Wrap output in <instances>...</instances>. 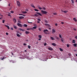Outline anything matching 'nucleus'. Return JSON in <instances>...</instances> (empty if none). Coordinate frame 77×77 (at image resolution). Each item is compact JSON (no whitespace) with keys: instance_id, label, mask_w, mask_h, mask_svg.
I'll return each instance as SVG.
<instances>
[{"instance_id":"obj_23","label":"nucleus","mask_w":77,"mask_h":77,"mask_svg":"<svg viewBox=\"0 0 77 77\" xmlns=\"http://www.w3.org/2000/svg\"><path fill=\"white\" fill-rule=\"evenodd\" d=\"M75 43V40H72V43Z\"/></svg>"},{"instance_id":"obj_2","label":"nucleus","mask_w":77,"mask_h":77,"mask_svg":"<svg viewBox=\"0 0 77 77\" xmlns=\"http://www.w3.org/2000/svg\"><path fill=\"white\" fill-rule=\"evenodd\" d=\"M43 32L46 34H49V31H48V29H45L44 30Z\"/></svg>"},{"instance_id":"obj_49","label":"nucleus","mask_w":77,"mask_h":77,"mask_svg":"<svg viewBox=\"0 0 77 77\" xmlns=\"http://www.w3.org/2000/svg\"><path fill=\"white\" fill-rule=\"evenodd\" d=\"M4 58H4V57H3L2 58H1V60H4Z\"/></svg>"},{"instance_id":"obj_8","label":"nucleus","mask_w":77,"mask_h":77,"mask_svg":"<svg viewBox=\"0 0 77 77\" xmlns=\"http://www.w3.org/2000/svg\"><path fill=\"white\" fill-rule=\"evenodd\" d=\"M48 49L50 51H53V49L52 48H48Z\"/></svg>"},{"instance_id":"obj_7","label":"nucleus","mask_w":77,"mask_h":77,"mask_svg":"<svg viewBox=\"0 0 77 77\" xmlns=\"http://www.w3.org/2000/svg\"><path fill=\"white\" fill-rule=\"evenodd\" d=\"M19 19H24V16H20L19 17Z\"/></svg>"},{"instance_id":"obj_15","label":"nucleus","mask_w":77,"mask_h":77,"mask_svg":"<svg viewBox=\"0 0 77 77\" xmlns=\"http://www.w3.org/2000/svg\"><path fill=\"white\" fill-rule=\"evenodd\" d=\"M13 26L14 29H17V26H15V25H14Z\"/></svg>"},{"instance_id":"obj_10","label":"nucleus","mask_w":77,"mask_h":77,"mask_svg":"<svg viewBox=\"0 0 77 77\" xmlns=\"http://www.w3.org/2000/svg\"><path fill=\"white\" fill-rule=\"evenodd\" d=\"M52 45H53V46H57V45L56 43H52Z\"/></svg>"},{"instance_id":"obj_31","label":"nucleus","mask_w":77,"mask_h":77,"mask_svg":"<svg viewBox=\"0 0 77 77\" xmlns=\"http://www.w3.org/2000/svg\"><path fill=\"white\" fill-rule=\"evenodd\" d=\"M68 55L69 56H72V54H70V53H69Z\"/></svg>"},{"instance_id":"obj_54","label":"nucleus","mask_w":77,"mask_h":77,"mask_svg":"<svg viewBox=\"0 0 77 77\" xmlns=\"http://www.w3.org/2000/svg\"><path fill=\"white\" fill-rule=\"evenodd\" d=\"M63 12H64V13H66V11H63Z\"/></svg>"},{"instance_id":"obj_63","label":"nucleus","mask_w":77,"mask_h":77,"mask_svg":"<svg viewBox=\"0 0 77 77\" xmlns=\"http://www.w3.org/2000/svg\"><path fill=\"white\" fill-rule=\"evenodd\" d=\"M37 22H38V23H39V21H37Z\"/></svg>"},{"instance_id":"obj_1","label":"nucleus","mask_w":77,"mask_h":77,"mask_svg":"<svg viewBox=\"0 0 77 77\" xmlns=\"http://www.w3.org/2000/svg\"><path fill=\"white\" fill-rule=\"evenodd\" d=\"M36 14H35L34 15V16H35V17H37L38 16V14L41 16H42V14H41V13H38V12H36Z\"/></svg>"},{"instance_id":"obj_33","label":"nucleus","mask_w":77,"mask_h":77,"mask_svg":"<svg viewBox=\"0 0 77 77\" xmlns=\"http://www.w3.org/2000/svg\"><path fill=\"white\" fill-rule=\"evenodd\" d=\"M5 20H2V22H3V23H5Z\"/></svg>"},{"instance_id":"obj_9","label":"nucleus","mask_w":77,"mask_h":77,"mask_svg":"<svg viewBox=\"0 0 77 77\" xmlns=\"http://www.w3.org/2000/svg\"><path fill=\"white\" fill-rule=\"evenodd\" d=\"M13 21L14 22V23H16V22H17V20L16 19H15V18H14L13 19Z\"/></svg>"},{"instance_id":"obj_13","label":"nucleus","mask_w":77,"mask_h":77,"mask_svg":"<svg viewBox=\"0 0 77 77\" xmlns=\"http://www.w3.org/2000/svg\"><path fill=\"white\" fill-rule=\"evenodd\" d=\"M38 8L39 9V10H42V7H40V5H38Z\"/></svg>"},{"instance_id":"obj_11","label":"nucleus","mask_w":77,"mask_h":77,"mask_svg":"<svg viewBox=\"0 0 77 77\" xmlns=\"http://www.w3.org/2000/svg\"><path fill=\"white\" fill-rule=\"evenodd\" d=\"M31 5L32 7H33V8H35V6L33 4H31Z\"/></svg>"},{"instance_id":"obj_48","label":"nucleus","mask_w":77,"mask_h":77,"mask_svg":"<svg viewBox=\"0 0 77 77\" xmlns=\"http://www.w3.org/2000/svg\"><path fill=\"white\" fill-rule=\"evenodd\" d=\"M24 52H27V51H26V50H25Z\"/></svg>"},{"instance_id":"obj_21","label":"nucleus","mask_w":77,"mask_h":77,"mask_svg":"<svg viewBox=\"0 0 77 77\" xmlns=\"http://www.w3.org/2000/svg\"><path fill=\"white\" fill-rule=\"evenodd\" d=\"M71 2L72 4H75L74 1V0H71Z\"/></svg>"},{"instance_id":"obj_36","label":"nucleus","mask_w":77,"mask_h":77,"mask_svg":"<svg viewBox=\"0 0 77 77\" xmlns=\"http://www.w3.org/2000/svg\"><path fill=\"white\" fill-rule=\"evenodd\" d=\"M23 45L24 46H26V45H27L26 43H23Z\"/></svg>"},{"instance_id":"obj_42","label":"nucleus","mask_w":77,"mask_h":77,"mask_svg":"<svg viewBox=\"0 0 77 77\" xmlns=\"http://www.w3.org/2000/svg\"><path fill=\"white\" fill-rule=\"evenodd\" d=\"M19 15H20V16H23V14H19Z\"/></svg>"},{"instance_id":"obj_37","label":"nucleus","mask_w":77,"mask_h":77,"mask_svg":"<svg viewBox=\"0 0 77 77\" xmlns=\"http://www.w3.org/2000/svg\"><path fill=\"white\" fill-rule=\"evenodd\" d=\"M18 22L19 23H21V21H20L19 19L18 20Z\"/></svg>"},{"instance_id":"obj_20","label":"nucleus","mask_w":77,"mask_h":77,"mask_svg":"<svg viewBox=\"0 0 77 77\" xmlns=\"http://www.w3.org/2000/svg\"><path fill=\"white\" fill-rule=\"evenodd\" d=\"M17 37H20V34H19L17 33Z\"/></svg>"},{"instance_id":"obj_6","label":"nucleus","mask_w":77,"mask_h":77,"mask_svg":"<svg viewBox=\"0 0 77 77\" xmlns=\"http://www.w3.org/2000/svg\"><path fill=\"white\" fill-rule=\"evenodd\" d=\"M17 5H18V6H20V2H19V1H17Z\"/></svg>"},{"instance_id":"obj_43","label":"nucleus","mask_w":77,"mask_h":77,"mask_svg":"<svg viewBox=\"0 0 77 77\" xmlns=\"http://www.w3.org/2000/svg\"><path fill=\"white\" fill-rule=\"evenodd\" d=\"M70 46L69 45H67V47H69Z\"/></svg>"},{"instance_id":"obj_41","label":"nucleus","mask_w":77,"mask_h":77,"mask_svg":"<svg viewBox=\"0 0 77 77\" xmlns=\"http://www.w3.org/2000/svg\"><path fill=\"white\" fill-rule=\"evenodd\" d=\"M46 45H47L46 43H44V46H46Z\"/></svg>"},{"instance_id":"obj_27","label":"nucleus","mask_w":77,"mask_h":77,"mask_svg":"<svg viewBox=\"0 0 77 77\" xmlns=\"http://www.w3.org/2000/svg\"><path fill=\"white\" fill-rule=\"evenodd\" d=\"M22 13L23 14H26V13H27V12L25 11V12H23Z\"/></svg>"},{"instance_id":"obj_35","label":"nucleus","mask_w":77,"mask_h":77,"mask_svg":"<svg viewBox=\"0 0 77 77\" xmlns=\"http://www.w3.org/2000/svg\"><path fill=\"white\" fill-rule=\"evenodd\" d=\"M42 8L43 9V10H45L46 9V8L45 7H43Z\"/></svg>"},{"instance_id":"obj_4","label":"nucleus","mask_w":77,"mask_h":77,"mask_svg":"<svg viewBox=\"0 0 77 77\" xmlns=\"http://www.w3.org/2000/svg\"><path fill=\"white\" fill-rule=\"evenodd\" d=\"M56 32L55 29H52V33H55Z\"/></svg>"},{"instance_id":"obj_61","label":"nucleus","mask_w":77,"mask_h":77,"mask_svg":"<svg viewBox=\"0 0 77 77\" xmlns=\"http://www.w3.org/2000/svg\"><path fill=\"white\" fill-rule=\"evenodd\" d=\"M8 6H9V7H10V4H9L8 5Z\"/></svg>"},{"instance_id":"obj_60","label":"nucleus","mask_w":77,"mask_h":77,"mask_svg":"<svg viewBox=\"0 0 77 77\" xmlns=\"http://www.w3.org/2000/svg\"><path fill=\"white\" fill-rule=\"evenodd\" d=\"M8 16H11V15L10 14H8Z\"/></svg>"},{"instance_id":"obj_18","label":"nucleus","mask_w":77,"mask_h":77,"mask_svg":"<svg viewBox=\"0 0 77 77\" xmlns=\"http://www.w3.org/2000/svg\"><path fill=\"white\" fill-rule=\"evenodd\" d=\"M73 19L74 20V21H75V22H77V20L76 19H75V18H73Z\"/></svg>"},{"instance_id":"obj_16","label":"nucleus","mask_w":77,"mask_h":77,"mask_svg":"<svg viewBox=\"0 0 77 77\" xmlns=\"http://www.w3.org/2000/svg\"><path fill=\"white\" fill-rule=\"evenodd\" d=\"M5 26H6V27H7L8 29H9L10 27L9 26H8V25H5Z\"/></svg>"},{"instance_id":"obj_52","label":"nucleus","mask_w":77,"mask_h":77,"mask_svg":"<svg viewBox=\"0 0 77 77\" xmlns=\"http://www.w3.org/2000/svg\"><path fill=\"white\" fill-rule=\"evenodd\" d=\"M75 38L76 39H77V36H75Z\"/></svg>"},{"instance_id":"obj_38","label":"nucleus","mask_w":77,"mask_h":77,"mask_svg":"<svg viewBox=\"0 0 77 77\" xmlns=\"http://www.w3.org/2000/svg\"><path fill=\"white\" fill-rule=\"evenodd\" d=\"M20 30H21V31H24L23 29H22V28H20Z\"/></svg>"},{"instance_id":"obj_14","label":"nucleus","mask_w":77,"mask_h":77,"mask_svg":"<svg viewBox=\"0 0 77 77\" xmlns=\"http://www.w3.org/2000/svg\"><path fill=\"white\" fill-rule=\"evenodd\" d=\"M26 29L27 31H29V30H30L31 29H32V28H27V29Z\"/></svg>"},{"instance_id":"obj_17","label":"nucleus","mask_w":77,"mask_h":77,"mask_svg":"<svg viewBox=\"0 0 77 77\" xmlns=\"http://www.w3.org/2000/svg\"><path fill=\"white\" fill-rule=\"evenodd\" d=\"M38 37H39V38H40V39H41V38H42V36L41 35H39Z\"/></svg>"},{"instance_id":"obj_55","label":"nucleus","mask_w":77,"mask_h":77,"mask_svg":"<svg viewBox=\"0 0 77 77\" xmlns=\"http://www.w3.org/2000/svg\"><path fill=\"white\" fill-rule=\"evenodd\" d=\"M61 23L62 24H63L64 23V22H61Z\"/></svg>"},{"instance_id":"obj_19","label":"nucleus","mask_w":77,"mask_h":77,"mask_svg":"<svg viewBox=\"0 0 77 77\" xmlns=\"http://www.w3.org/2000/svg\"><path fill=\"white\" fill-rule=\"evenodd\" d=\"M61 41H62V43H64V39H63V38L61 39Z\"/></svg>"},{"instance_id":"obj_25","label":"nucleus","mask_w":77,"mask_h":77,"mask_svg":"<svg viewBox=\"0 0 77 77\" xmlns=\"http://www.w3.org/2000/svg\"><path fill=\"white\" fill-rule=\"evenodd\" d=\"M31 46H30V45H28V48H29V49H30L31 48Z\"/></svg>"},{"instance_id":"obj_3","label":"nucleus","mask_w":77,"mask_h":77,"mask_svg":"<svg viewBox=\"0 0 77 77\" xmlns=\"http://www.w3.org/2000/svg\"><path fill=\"white\" fill-rule=\"evenodd\" d=\"M41 11L43 14H47V13H48L47 11H46L44 10H41Z\"/></svg>"},{"instance_id":"obj_44","label":"nucleus","mask_w":77,"mask_h":77,"mask_svg":"<svg viewBox=\"0 0 77 77\" xmlns=\"http://www.w3.org/2000/svg\"><path fill=\"white\" fill-rule=\"evenodd\" d=\"M73 29L74 30H75V31H76V28H73Z\"/></svg>"},{"instance_id":"obj_34","label":"nucleus","mask_w":77,"mask_h":77,"mask_svg":"<svg viewBox=\"0 0 77 77\" xmlns=\"http://www.w3.org/2000/svg\"><path fill=\"white\" fill-rule=\"evenodd\" d=\"M53 14H54V15H56V14H57V13H53Z\"/></svg>"},{"instance_id":"obj_29","label":"nucleus","mask_w":77,"mask_h":77,"mask_svg":"<svg viewBox=\"0 0 77 77\" xmlns=\"http://www.w3.org/2000/svg\"><path fill=\"white\" fill-rule=\"evenodd\" d=\"M36 26H34V27H33L32 28V29H36Z\"/></svg>"},{"instance_id":"obj_58","label":"nucleus","mask_w":77,"mask_h":77,"mask_svg":"<svg viewBox=\"0 0 77 77\" xmlns=\"http://www.w3.org/2000/svg\"><path fill=\"white\" fill-rule=\"evenodd\" d=\"M38 40H41V39H40V38H38Z\"/></svg>"},{"instance_id":"obj_57","label":"nucleus","mask_w":77,"mask_h":77,"mask_svg":"<svg viewBox=\"0 0 77 77\" xmlns=\"http://www.w3.org/2000/svg\"><path fill=\"white\" fill-rule=\"evenodd\" d=\"M23 16H26V15H25V14H23Z\"/></svg>"},{"instance_id":"obj_47","label":"nucleus","mask_w":77,"mask_h":77,"mask_svg":"<svg viewBox=\"0 0 77 77\" xmlns=\"http://www.w3.org/2000/svg\"><path fill=\"white\" fill-rule=\"evenodd\" d=\"M25 11H29V10L28 9H26L25 10Z\"/></svg>"},{"instance_id":"obj_12","label":"nucleus","mask_w":77,"mask_h":77,"mask_svg":"<svg viewBox=\"0 0 77 77\" xmlns=\"http://www.w3.org/2000/svg\"><path fill=\"white\" fill-rule=\"evenodd\" d=\"M29 32H29L27 31H26L25 32L26 34L27 35L28 34H29Z\"/></svg>"},{"instance_id":"obj_50","label":"nucleus","mask_w":77,"mask_h":77,"mask_svg":"<svg viewBox=\"0 0 77 77\" xmlns=\"http://www.w3.org/2000/svg\"><path fill=\"white\" fill-rule=\"evenodd\" d=\"M38 21H41V19H38Z\"/></svg>"},{"instance_id":"obj_32","label":"nucleus","mask_w":77,"mask_h":77,"mask_svg":"<svg viewBox=\"0 0 77 77\" xmlns=\"http://www.w3.org/2000/svg\"><path fill=\"white\" fill-rule=\"evenodd\" d=\"M60 49L61 51H63V50L61 48H60Z\"/></svg>"},{"instance_id":"obj_22","label":"nucleus","mask_w":77,"mask_h":77,"mask_svg":"<svg viewBox=\"0 0 77 77\" xmlns=\"http://www.w3.org/2000/svg\"><path fill=\"white\" fill-rule=\"evenodd\" d=\"M23 25L25 27H27V25L26 24H24Z\"/></svg>"},{"instance_id":"obj_56","label":"nucleus","mask_w":77,"mask_h":77,"mask_svg":"<svg viewBox=\"0 0 77 77\" xmlns=\"http://www.w3.org/2000/svg\"><path fill=\"white\" fill-rule=\"evenodd\" d=\"M11 29L12 30H13V29H14L13 28H11Z\"/></svg>"},{"instance_id":"obj_24","label":"nucleus","mask_w":77,"mask_h":77,"mask_svg":"<svg viewBox=\"0 0 77 77\" xmlns=\"http://www.w3.org/2000/svg\"><path fill=\"white\" fill-rule=\"evenodd\" d=\"M45 25H46V26H50V25L47 24V23H45Z\"/></svg>"},{"instance_id":"obj_51","label":"nucleus","mask_w":77,"mask_h":77,"mask_svg":"<svg viewBox=\"0 0 77 77\" xmlns=\"http://www.w3.org/2000/svg\"><path fill=\"white\" fill-rule=\"evenodd\" d=\"M28 23H32V22H28Z\"/></svg>"},{"instance_id":"obj_26","label":"nucleus","mask_w":77,"mask_h":77,"mask_svg":"<svg viewBox=\"0 0 77 77\" xmlns=\"http://www.w3.org/2000/svg\"><path fill=\"white\" fill-rule=\"evenodd\" d=\"M51 40H54V38H53V37H51Z\"/></svg>"},{"instance_id":"obj_59","label":"nucleus","mask_w":77,"mask_h":77,"mask_svg":"<svg viewBox=\"0 0 77 77\" xmlns=\"http://www.w3.org/2000/svg\"><path fill=\"white\" fill-rule=\"evenodd\" d=\"M11 54H12L13 55H14V54H13V53H12V52L11 53Z\"/></svg>"},{"instance_id":"obj_30","label":"nucleus","mask_w":77,"mask_h":77,"mask_svg":"<svg viewBox=\"0 0 77 77\" xmlns=\"http://www.w3.org/2000/svg\"><path fill=\"white\" fill-rule=\"evenodd\" d=\"M35 11H39V10H38V9H35Z\"/></svg>"},{"instance_id":"obj_28","label":"nucleus","mask_w":77,"mask_h":77,"mask_svg":"<svg viewBox=\"0 0 77 77\" xmlns=\"http://www.w3.org/2000/svg\"><path fill=\"white\" fill-rule=\"evenodd\" d=\"M77 44L76 43H74V46L76 47L77 46Z\"/></svg>"},{"instance_id":"obj_46","label":"nucleus","mask_w":77,"mask_h":77,"mask_svg":"<svg viewBox=\"0 0 77 77\" xmlns=\"http://www.w3.org/2000/svg\"><path fill=\"white\" fill-rule=\"evenodd\" d=\"M55 25L56 26H57L58 24L57 23H55Z\"/></svg>"},{"instance_id":"obj_45","label":"nucleus","mask_w":77,"mask_h":77,"mask_svg":"<svg viewBox=\"0 0 77 77\" xmlns=\"http://www.w3.org/2000/svg\"><path fill=\"white\" fill-rule=\"evenodd\" d=\"M45 22L46 23H48L47 21V20H45Z\"/></svg>"},{"instance_id":"obj_40","label":"nucleus","mask_w":77,"mask_h":77,"mask_svg":"<svg viewBox=\"0 0 77 77\" xmlns=\"http://www.w3.org/2000/svg\"><path fill=\"white\" fill-rule=\"evenodd\" d=\"M11 13H14V11H11Z\"/></svg>"},{"instance_id":"obj_53","label":"nucleus","mask_w":77,"mask_h":77,"mask_svg":"<svg viewBox=\"0 0 77 77\" xmlns=\"http://www.w3.org/2000/svg\"><path fill=\"white\" fill-rule=\"evenodd\" d=\"M6 35H8V32H6Z\"/></svg>"},{"instance_id":"obj_39","label":"nucleus","mask_w":77,"mask_h":77,"mask_svg":"<svg viewBox=\"0 0 77 77\" xmlns=\"http://www.w3.org/2000/svg\"><path fill=\"white\" fill-rule=\"evenodd\" d=\"M59 36H60V38H62V36H61V35H60V34H59Z\"/></svg>"},{"instance_id":"obj_5","label":"nucleus","mask_w":77,"mask_h":77,"mask_svg":"<svg viewBox=\"0 0 77 77\" xmlns=\"http://www.w3.org/2000/svg\"><path fill=\"white\" fill-rule=\"evenodd\" d=\"M17 25L19 26H20V27H22V25L21 23H17Z\"/></svg>"},{"instance_id":"obj_62","label":"nucleus","mask_w":77,"mask_h":77,"mask_svg":"<svg viewBox=\"0 0 77 77\" xmlns=\"http://www.w3.org/2000/svg\"><path fill=\"white\" fill-rule=\"evenodd\" d=\"M49 29H51V28H49Z\"/></svg>"},{"instance_id":"obj_64","label":"nucleus","mask_w":77,"mask_h":77,"mask_svg":"<svg viewBox=\"0 0 77 77\" xmlns=\"http://www.w3.org/2000/svg\"><path fill=\"white\" fill-rule=\"evenodd\" d=\"M2 18H3V17H0V19H2Z\"/></svg>"}]
</instances>
